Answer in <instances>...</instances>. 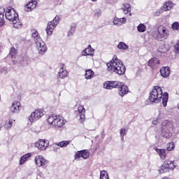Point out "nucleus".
<instances>
[{"mask_svg":"<svg viewBox=\"0 0 179 179\" xmlns=\"http://www.w3.org/2000/svg\"><path fill=\"white\" fill-rule=\"evenodd\" d=\"M149 100L151 103H155L158 104L162 100V104L164 107H167V103L169 102V93L164 92L162 87L159 86L154 87L152 92H150Z\"/></svg>","mask_w":179,"mask_h":179,"instance_id":"1","label":"nucleus"},{"mask_svg":"<svg viewBox=\"0 0 179 179\" xmlns=\"http://www.w3.org/2000/svg\"><path fill=\"white\" fill-rule=\"evenodd\" d=\"M108 71L109 72H115L117 75H124L127 69L122 64V62L120 61L117 56H114L112 60L107 63Z\"/></svg>","mask_w":179,"mask_h":179,"instance_id":"2","label":"nucleus"},{"mask_svg":"<svg viewBox=\"0 0 179 179\" xmlns=\"http://www.w3.org/2000/svg\"><path fill=\"white\" fill-rule=\"evenodd\" d=\"M162 125V136L170 139L173 136V132H174V123L169 120H164Z\"/></svg>","mask_w":179,"mask_h":179,"instance_id":"3","label":"nucleus"},{"mask_svg":"<svg viewBox=\"0 0 179 179\" xmlns=\"http://www.w3.org/2000/svg\"><path fill=\"white\" fill-rule=\"evenodd\" d=\"M155 37L157 40H164L169 37V29L164 27H159L155 31Z\"/></svg>","mask_w":179,"mask_h":179,"instance_id":"4","label":"nucleus"},{"mask_svg":"<svg viewBox=\"0 0 179 179\" xmlns=\"http://www.w3.org/2000/svg\"><path fill=\"white\" fill-rule=\"evenodd\" d=\"M58 23H59V17L58 16H56L52 21L48 23L46 27V33L48 36H51V34H52V31H54V29L58 26Z\"/></svg>","mask_w":179,"mask_h":179,"instance_id":"5","label":"nucleus"},{"mask_svg":"<svg viewBox=\"0 0 179 179\" xmlns=\"http://www.w3.org/2000/svg\"><path fill=\"white\" fill-rule=\"evenodd\" d=\"M36 48L40 55H44L47 52V45L43 41V39H39L38 41L35 42Z\"/></svg>","mask_w":179,"mask_h":179,"instance_id":"6","label":"nucleus"},{"mask_svg":"<svg viewBox=\"0 0 179 179\" xmlns=\"http://www.w3.org/2000/svg\"><path fill=\"white\" fill-rule=\"evenodd\" d=\"M6 18L10 22H16L19 20V14L16 13L14 9L8 8L5 14Z\"/></svg>","mask_w":179,"mask_h":179,"instance_id":"7","label":"nucleus"},{"mask_svg":"<svg viewBox=\"0 0 179 179\" xmlns=\"http://www.w3.org/2000/svg\"><path fill=\"white\" fill-rule=\"evenodd\" d=\"M173 2L171 1H168L164 3V5L161 7L159 10H157L155 13V16H159L160 13H163V12H167V10H171L173 9Z\"/></svg>","mask_w":179,"mask_h":179,"instance_id":"8","label":"nucleus"},{"mask_svg":"<svg viewBox=\"0 0 179 179\" xmlns=\"http://www.w3.org/2000/svg\"><path fill=\"white\" fill-rule=\"evenodd\" d=\"M121 86V82L119 81H106L103 84V89L111 90V89H117Z\"/></svg>","mask_w":179,"mask_h":179,"instance_id":"9","label":"nucleus"},{"mask_svg":"<svg viewBox=\"0 0 179 179\" xmlns=\"http://www.w3.org/2000/svg\"><path fill=\"white\" fill-rule=\"evenodd\" d=\"M43 115H44L43 111L40 110H35L29 116V120L30 122H34L35 121H37V120H40Z\"/></svg>","mask_w":179,"mask_h":179,"instance_id":"10","label":"nucleus"},{"mask_svg":"<svg viewBox=\"0 0 179 179\" xmlns=\"http://www.w3.org/2000/svg\"><path fill=\"white\" fill-rule=\"evenodd\" d=\"M76 113L80 117L79 122H80V124H83V122H85L86 120V109H85V107H83V106H79L78 110L76 111Z\"/></svg>","mask_w":179,"mask_h":179,"instance_id":"11","label":"nucleus"},{"mask_svg":"<svg viewBox=\"0 0 179 179\" xmlns=\"http://www.w3.org/2000/svg\"><path fill=\"white\" fill-rule=\"evenodd\" d=\"M50 145V142H48V140H43L41 139L35 143V146L39 150H45L47 148H48V145Z\"/></svg>","mask_w":179,"mask_h":179,"instance_id":"12","label":"nucleus"},{"mask_svg":"<svg viewBox=\"0 0 179 179\" xmlns=\"http://www.w3.org/2000/svg\"><path fill=\"white\" fill-rule=\"evenodd\" d=\"M20 102L17 101H15L14 102L12 103V105L10 108V111L13 114H17L20 111Z\"/></svg>","mask_w":179,"mask_h":179,"instance_id":"13","label":"nucleus"},{"mask_svg":"<svg viewBox=\"0 0 179 179\" xmlns=\"http://www.w3.org/2000/svg\"><path fill=\"white\" fill-rule=\"evenodd\" d=\"M36 167H43L45 164V159L42 155H38L34 158Z\"/></svg>","mask_w":179,"mask_h":179,"instance_id":"14","label":"nucleus"},{"mask_svg":"<svg viewBox=\"0 0 179 179\" xmlns=\"http://www.w3.org/2000/svg\"><path fill=\"white\" fill-rule=\"evenodd\" d=\"M159 65H160V61L156 57L150 59L148 62V66H150L152 69H157V68H159Z\"/></svg>","mask_w":179,"mask_h":179,"instance_id":"15","label":"nucleus"},{"mask_svg":"<svg viewBox=\"0 0 179 179\" xmlns=\"http://www.w3.org/2000/svg\"><path fill=\"white\" fill-rule=\"evenodd\" d=\"M92 52H94V49L92 48L91 45H89L87 48L82 51V55H83V57H87V55H90V57H93L94 54Z\"/></svg>","mask_w":179,"mask_h":179,"instance_id":"16","label":"nucleus"},{"mask_svg":"<svg viewBox=\"0 0 179 179\" xmlns=\"http://www.w3.org/2000/svg\"><path fill=\"white\" fill-rule=\"evenodd\" d=\"M37 6V2L36 1H29L27 4H26L24 7L25 12H31L33 9H36Z\"/></svg>","mask_w":179,"mask_h":179,"instance_id":"17","label":"nucleus"},{"mask_svg":"<svg viewBox=\"0 0 179 179\" xmlns=\"http://www.w3.org/2000/svg\"><path fill=\"white\" fill-rule=\"evenodd\" d=\"M117 89H119L118 94L122 97L128 94V87L122 85V83H121L120 87H117Z\"/></svg>","mask_w":179,"mask_h":179,"instance_id":"18","label":"nucleus"},{"mask_svg":"<svg viewBox=\"0 0 179 179\" xmlns=\"http://www.w3.org/2000/svg\"><path fill=\"white\" fill-rule=\"evenodd\" d=\"M164 166H167L169 170H174L176 167H177V164H176V162L174 161H170L169 159H166L164 162Z\"/></svg>","mask_w":179,"mask_h":179,"instance_id":"19","label":"nucleus"},{"mask_svg":"<svg viewBox=\"0 0 179 179\" xmlns=\"http://www.w3.org/2000/svg\"><path fill=\"white\" fill-rule=\"evenodd\" d=\"M160 73H161V76H162V78L169 77L170 76V67H169V66L163 67L160 70Z\"/></svg>","mask_w":179,"mask_h":179,"instance_id":"20","label":"nucleus"},{"mask_svg":"<svg viewBox=\"0 0 179 179\" xmlns=\"http://www.w3.org/2000/svg\"><path fill=\"white\" fill-rule=\"evenodd\" d=\"M66 121L64 118L60 117L59 116H57L55 127H58L59 128L62 127L63 125H65Z\"/></svg>","mask_w":179,"mask_h":179,"instance_id":"21","label":"nucleus"},{"mask_svg":"<svg viewBox=\"0 0 179 179\" xmlns=\"http://www.w3.org/2000/svg\"><path fill=\"white\" fill-rule=\"evenodd\" d=\"M30 157H31V153H27L22 155L20 159V166H23V164H24V163H26V162H27Z\"/></svg>","mask_w":179,"mask_h":179,"instance_id":"22","label":"nucleus"},{"mask_svg":"<svg viewBox=\"0 0 179 179\" xmlns=\"http://www.w3.org/2000/svg\"><path fill=\"white\" fill-rule=\"evenodd\" d=\"M155 152L158 153L162 160L166 159V150L155 148Z\"/></svg>","mask_w":179,"mask_h":179,"instance_id":"23","label":"nucleus"},{"mask_svg":"<svg viewBox=\"0 0 179 179\" xmlns=\"http://www.w3.org/2000/svg\"><path fill=\"white\" fill-rule=\"evenodd\" d=\"M68 76V71L64 70V64H62L61 69L59 71V78L61 79H65Z\"/></svg>","mask_w":179,"mask_h":179,"instance_id":"24","label":"nucleus"},{"mask_svg":"<svg viewBox=\"0 0 179 179\" xmlns=\"http://www.w3.org/2000/svg\"><path fill=\"white\" fill-rule=\"evenodd\" d=\"M123 6L124 7L121 8V10H122L124 15H128V13L131 12V5H129V3H124Z\"/></svg>","mask_w":179,"mask_h":179,"instance_id":"25","label":"nucleus"},{"mask_svg":"<svg viewBox=\"0 0 179 179\" xmlns=\"http://www.w3.org/2000/svg\"><path fill=\"white\" fill-rule=\"evenodd\" d=\"M12 125H13V120L8 119L5 121L3 127L6 129H11Z\"/></svg>","mask_w":179,"mask_h":179,"instance_id":"26","label":"nucleus"},{"mask_svg":"<svg viewBox=\"0 0 179 179\" xmlns=\"http://www.w3.org/2000/svg\"><path fill=\"white\" fill-rule=\"evenodd\" d=\"M69 143H71V141H63L59 143H55V145L56 146H59V148H66Z\"/></svg>","mask_w":179,"mask_h":179,"instance_id":"27","label":"nucleus"},{"mask_svg":"<svg viewBox=\"0 0 179 179\" xmlns=\"http://www.w3.org/2000/svg\"><path fill=\"white\" fill-rule=\"evenodd\" d=\"M57 115H52L48 117V122L50 124V125H55V121L57 120Z\"/></svg>","mask_w":179,"mask_h":179,"instance_id":"28","label":"nucleus"},{"mask_svg":"<svg viewBox=\"0 0 179 179\" xmlns=\"http://www.w3.org/2000/svg\"><path fill=\"white\" fill-rule=\"evenodd\" d=\"M137 31L138 33H145L146 31V25L143 23H141L137 26Z\"/></svg>","mask_w":179,"mask_h":179,"instance_id":"29","label":"nucleus"},{"mask_svg":"<svg viewBox=\"0 0 179 179\" xmlns=\"http://www.w3.org/2000/svg\"><path fill=\"white\" fill-rule=\"evenodd\" d=\"M93 75H94V72H93L92 69L85 71V79H92L93 78Z\"/></svg>","mask_w":179,"mask_h":179,"instance_id":"30","label":"nucleus"},{"mask_svg":"<svg viewBox=\"0 0 179 179\" xmlns=\"http://www.w3.org/2000/svg\"><path fill=\"white\" fill-rule=\"evenodd\" d=\"M32 37L33 38H34L35 43H36L39 40H41V37L38 36V31L36 30L32 31Z\"/></svg>","mask_w":179,"mask_h":179,"instance_id":"31","label":"nucleus"},{"mask_svg":"<svg viewBox=\"0 0 179 179\" xmlns=\"http://www.w3.org/2000/svg\"><path fill=\"white\" fill-rule=\"evenodd\" d=\"M117 48L118 50H128V48H129V46H128V45H127L124 42H120L117 45Z\"/></svg>","mask_w":179,"mask_h":179,"instance_id":"32","label":"nucleus"},{"mask_svg":"<svg viewBox=\"0 0 179 179\" xmlns=\"http://www.w3.org/2000/svg\"><path fill=\"white\" fill-rule=\"evenodd\" d=\"M100 179H110L108 173L106 171H101L100 172Z\"/></svg>","mask_w":179,"mask_h":179,"instance_id":"33","label":"nucleus"},{"mask_svg":"<svg viewBox=\"0 0 179 179\" xmlns=\"http://www.w3.org/2000/svg\"><path fill=\"white\" fill-rule=\"evenodd\" d=\"M159 171L160 174H163L164 173H167V171H169V169L166 165H164V163L161 166V168L159 169Z\"/></svg>","mask_w":179,"mask_h":179,"instance_id":"34","label":"nucleus"},{"mask_svg":"<svg viewBox=\"0 0 179 179\" xmlns=\"http://www.w3.org/2000/svg\"><path fill=\"white\" fill-rule=\"evenodd\" d=\"M82 157L83 159H89V156H90V152H89L86 150H82Z\"/></svg>","mask_w":179,"mask_h":179,"instance_id":"35","label":"nucleus"},{"mask_svg":"<svg viewBox=\"0 0 179 179\" xmlns=\"http://www.w3.org/2000/svg\"><path fill=\"white\" fill-rule=\"evenodd\" d=\"M13 27L15 29H21L22 28V22H19V20H16L13 22Z\"/></svg>","mask_w":179,"mask_h":179,"instance_id":"36","label":"nucleus"},{"mask_svg":"<svg viewBox=\"0 0 179 179\" xmlns=\"http://www.w3.org/2000/svg\"><path fill=\"white\" fill-rule=\"evenodd\" d=\"M16 54H17L16 49L15 48H11L9 52V55H10L11 58H15V57H16Z\"/></svg>","mask_w":179,"mask_h":179,"instance_id":"37","label":"nucleus"},{"mask_svg":"<svg viewBox=\"0 0 179 179\" xmlns=\"http://www.w3.org/2000/svg\"><path fill=\"white\" fill-rule=\"evenodd\" d=\"M175 148L174 143H169L167 144L166 149L168 152H171Z\"/></svg>","mask_w":179,"mask_h":179,"instance_id":"38","label":"nucleus"},{"mask_svg":"<svg viewBox=\"0 0 179 179\" xmlns=\"http://www.w3.org/2000/svg\"><path fill=\"white\" fill-rule=\"evenodd\" d=\"M113 23L115 24V26L120 27L121 26V24H120V18L115 17L113 20Z\"/></svg>","mask_w":179,"mask_h":179,"instance_id":"39","label":"nucleus"},{"mask_svg":"<svg viewBox=\"0 0 179 179\" xmlns=\"http://www.w3.org/2000/svg\"><path fill=\"white\" fill-rule=\"evenodd\" d=\"M120 132V137L122 138V141H124V136L127 135V129H121Z\"/></svg>","mask_w":179,"mask_h":179,"instance_id":"40","label":"nucleus"},{"mask_svg":"<svg viewBox=\"0 0 179 179\" xmlns=\"http://www.w3.org/2000/svg\"><path fill=\"white\" fill-rule=\"evenodd\" d=\"M94 17H100V16H101V10L100 9L95 10L94 13Z\"/></svg>","mask_w":179,"mask_h":179,"instance_id":"41","label":"nucleus"},{"mask_svg":"<svg viewBox=\"0 0 179 179\" xmlns=\"http://www.w3.org/2000/svg\"><path fill=\"white\" fill-rule=\"evenodd\" d=\"M173 30H179V22H175L171 24Z\"/></svg>","mask_w":179,"mask_h":179,"instance_id":"42","label":"nucleus"},{"mask_svg":"<svg viewBox=\"0 0 179 179\" xmlns=\"http://www.w3.org/2000/svg\"><path fill=\"white\" fill-rule=\"evenodd\" d=\"M174 51L176 54H179V41L174 45Z\"/></svg>","mask_w":179,"mask_h":179,"instance_id":"43","label":"nucleus"},{"mask_svg":"<svg viewBox=\"0 0 179 179\" xmlns=\"http://www.w3.org/2000/svg\"><path fill=\"white\" fill-rule=\"evenodd\" d=\"M80 151L76 152L74 155L75 160H80Z\"/></svg>","mask_w":179,"mask_h":179,"instance_id":"44","label":"nucleus"},{"mask_svg":"<svg viewBox=\"0 0 179 179\" xmlns=\"http://www.w3.org/2000/svg\"><path fill=\"white\" fill-rule=\"evenodd\" d=\"M119 22H120V26L122 24H125V23H127V18L125 17L119 18Z\"/></svg>","mask_w":179,"mask_h":179,"instance_id":"45","label":"nucleus"},{"mask_svg":"<svg viewBox=\"0 0 179 179\" xmlns=\"http://www.w3.org/2000/svg\"><path fill=\"white\" fill-rule=\"evenodd\" d=\"M3 20V13H0V27H2L3 26V22L2 20Z\"/></svg>","mask_w":179,"mask_h":179,"instance_id":"46","label":"nucleus"},{"mask_svg":"<svg viewBox=\"0 0 179 179\" xmlns=\"http://www.w3.org/2000/svg\"><path fill=\"white\" fill-rule=\"evenodd\" d=\"M75 33V27H72L68 32V36H72Z\"/></svg>","mask_w":179,"mask_h":179,"instance_id":"47","label":"nucleus"},{"mask_svg":"<svg viewBox=\"0 0 179 179\" xmlns=\"http://www.w3.org/2000/svg\"><path fill=\"white\" fill-rule=\"evenodd\" d=\"M1 72H2V73H6V72H8V68H6V67H2V69H1Z\"/></svg>","mask_w":179,"mask_h":179,"instance_id":"48","label":"nucleus"},{"mask_svg":"<svg viewBox=\"0 0 179 179\" xmlns=\"http://www.w3.org/2000/svg\"><path fill=\"white\" fill-rule=\"evenodd\" d=\"M44 177V175L43 173H40L37 176V179H41Z\"/></svg>","mask_w":179,"mask_h":179,"instance_id":"49","label":"nucleus"},{"mask_svg":"<svg viewBox=\"0 0 179 179\" xmlns=\"http://www.w3.org/2000/svg\"><path fill=\"white\" fill-rule=\"evenodd\" d=\"M44 177V175L43 173H40L37 176V179H41Z\"/></svg>","mask_w":179,"mask_h":179,"instance_id":"50","label":"nucleus"},{"mask_svg":"<svg viewBox=\"0 0 179 179\" xmlns=\"http://www.w3.org/2000/svg\"><path fill=\"white\" fill-rule=\"evenodd\" d=\"M44 177V175L43 173H40L37 176V179H41Z\"/></svg>","mask_w":179,"mask_h":179,"instance_id":"51","label":"nucleus"},{"mask_svg":"<svg viewBox=\"0 0 179 179\" xmlns=\"http://www.w3.org/2000/svg\"><path fill=\"white\" fill-rule=\"evenodd\" d=\"M152 124H153L154 125H156V124H157V120H153V121H152Z\"/></svg>","mask_w":179,"mask_h":179,"instance_id":"52","label":"nucleus"},{"mask_svg":"<svg viewBox=\"0 0 179 179\" xmlns=\"http://www.w3.org/2000/svg\"><path fill=\"white\" fill-rule=\"evenodd\" d=\"M53 150H54V152H57V147L56 146H53Z\"/></svg>","mask_w":179,"mask_h":179,"instance_id":"53","label":"nucleus"},{"mask_svg":"<svg viewBox=\"0 0 179 179\" xmlns=\"http://www.w3.org/2000/svg\"><path fill=\"white\" fill-rule=\"evenodd\" d=\"M3 126L2 125V124H0V131H1V129H2V127H3Z\"/></svg>","mask_w":179,"mask_h":179,"instance_id":"54","label":"nucleus"},{"mask_svg":"<svg viewBox=\"0 0 179 179\" xmlns=\"http://www.w3.org/2000/svg\"><path fill=\"white\" fill-rule=\"evenodd\" d=\"M162 179H169V178L167 176H164V178H162Z\"/></svg>","mask_w":179,"mask_h":179,"instance_id":"55","label":"nucleus"},{"mask_svg":"<svg viewBox=\"0 0 179 179\" xmlns=\"http://www.w3.org/2000/svg\"><path fill=\"white\" fill-rule=\"evenodd\" d=\"M80 157H82V155H83L82 150H80Z\"/></svg>","mask_w":179,"mask_h":179,"instance_id":"56","label":"nucleus"},{"mask_svg":"<svg viewBox=\"0 0 179 179\" xmlns=\"http://www.w3.org/2000/svg\"><path fill=\"white\" fill-rule=\"evenodd\" d=\"M91 1H92V2H96V1H97V0H91Z\"/></svg>","mask_w":179,"mask_h":179,"instance_id":"57","label":"nucleus"},{"mask_svg":"<svg viewBox=\"0 0 179 179\" xmlns=\"http://www.w3.org/2000/svg\"><path fill=\"white\" fill-rule=\"evenodd\" d=\"M0 101H1V96H0Z\"/></svg>","mask_w":179,"mask_h":179,"instance_id":"58","label":"nucleus"}]
</instances>
